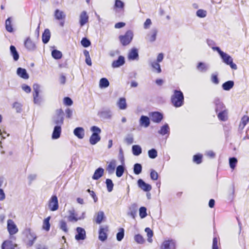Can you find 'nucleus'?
<instances>
[{"mask_svg":"<svg viewBox=\"0 0 249 249\" xmlns=\"http://www.w3.org/2000/svg\"><path fill=\"white\" fill-rule=\"evenodd\" d=\"M150 117L151 120L156 123H159L163 119V115L159 112H153L150 113Z\"/></svg>","mask_w":249,"mask_h":249,"instance_id":"9b49d317","label":"nucleus"},{"mask_svg":"<svg viewBox=\"0 0 249 249\" xmlns=\"http://www.w3.org/2000/svg\"><path fill=\"white\" fill-rule=\"evenodd\" d=\"M133 38V33L131 30L126 31L124 35L120 36L119 37V40L123 46L128 45L132 41Z\"/></svg>","mask_w":249,"mask_h":249,"instance_id":"20e7f679","label":"nucleus"},{"mask_svg":"<svg viewBox=\"0 0 249 249\" xmlns=\"http://www.w3.org/2000/svg\"><path fill=\"white\" fill-rule=\"evenodd\" d=\"M116 166V160H112L110 161L108 165H107V170L109 174H112L114 173L115 169Z\"/></svg>","mask_w":249,"mask_h":249,"instance_id":"2f4dec72","label":"nucleus"},{"mask_svg":"<svg viewBox=\"0 0 249 249\" xmlns=\"http://www.w3.org/2000/svg\"><path fill=\"white\" fill-rule=\"evenodd\" d=\"M217 113V117L219 120L225 121L228 119V111H222Z\"/></svg>","mask_w":249,"mask_h":249,"instance_id":"58836bf2","label":"nucleus"},{"mask_svg":"<svg viewBox=\"0 0 249 249\" xmlns=\"http://www.w3.org/2000/svg\"><path fill=\"white\" fill-rule=\"evenodd\" d=\"M59 225H60V228L62 231H65L66 232L68 231V229L67 228V224L65 221L61 220L60 221Z\"/></svg>","mask_w":249,"mask_h":249,"instance_id":"bf43d9fd","label":"nucleus"},{"mask_svg":"<svg viewBox=\"0 0 249 249\" xmlns=\"http://www.w3.org/2000/svg\"><path fill=\"white\" fill-rule=\"evenodd\" d=\"M145 231L146 233L147 237V241L151 243L153 242L152 237L153 236V232L149 228H146Z\"/></svg>","mask_w":249,"mask_h":249,"instance_id":"a19ab883","label":"nucleus"},{"mask_svg":"<svg viewBox=\"0 0 249 249\" xmlns=\"http://www.w3.org/2000/svg\"><path fill=\"white\" fill-rule=\"evenodd\" d=\"M124 237V229L123 228H120L119 232L117 233L116 238L117 240L119 241H121Z\"/></svg>","mask_w":249,"mask_h":249,"instance_id":"864d4df0","label":"nucleus"},{"mask_svg":"<svg viewBox=\"0 0 249 249\" xmlns=\"http://www.w3.org/2000/svg\"><path fill=\"white\" fill-rule=\"evenodd\" d=\"M104 218L105 215L103 211H100L95 213L94 219L97 224H101Z\"/></svg>","mask_w":249,"mask_h":249,"instance_id":"4be33fe9","label":"nucleus"},{"mask_svg":"<svg viewBox=\"0 0 249 249\" xmlns=\"http://www.w3.org/2000/svg\"><path fill=\"white\" fill-rule=\"evenodd\" d=\"M211 81L214 84H218L219 83V80L217 75L215 74H212L211 75Z\"/></svg>","mask_w":249,"mask_h":249,"instance_id":"338daca9","label":"nucleus"},{"mask_svg":"<svg viewBox=\"0 0 249 249\" xmlns=\"http://www.w3.org/2000/svg\"><path fill=\"white\" fill-rule=\"evenodd\" d=\"M158 177L159 175L158 173L156 171L152 170L150 173V178L151 179L153 180H156L158 179Z\"/></svg>","mask_w":249,"mask_h":249,"instance_id":"052dcab7","label":"nucleus"},{"mask_svg":"<svg viewBox=\"0 0 249 249\" xmlns=\"http://www.w3.org/2000/svg\"><path fill=\"white\" fill-rule=\"evenodd\" d=\"M142 166L140 163H136L134 165V172L136 175H139L142 172Z\"/></svg>","mask_w":249,"mask_h":249,"instance_id":"09e8293b","label":"nucleus"},{"mask_svg":"<svg viewBox=\"0 0 249 249\" xmlns=\"http://www.w3.org/2000/svg\"><path fill=\"white\" fill-rule=\"evenodd\" d=\"M106 183L108 192H111L113 190L114 185L112 181L110 179L107 178L106 180Z\"/></svg>","mask_w":249,"mask_h":249,"instance_id":"8fccbe9b","label":"nucleus"},{"mask_svg":"<svg viewBox=\"0 0 249 249\" xmlns=\"http://www.w3.org/2000/svg\"><path fill=\"white\" fill-rule=\"evenodd\" d=\"M152 25V21L150 18H147L146 19L145 21L143 24V28L144 29H148L150 28L151 25Z\"/></svg>","mask_w":249,"mask_h":249,"instance_id":"0e129e2a","label":"nucleus"},{"mask_svg":"<svg viewBox=\"0 0 249 249\" xmlns=\"http://www.w3.org/2000/svg\"><path fill=\"white\" fill-rule=\"evenodd\" d=\"M17 244H14L12 241L5 240L1 245V249H15Z\"/></svg>","mask_w":249,"mask_h":249,"instance_id":"aec40b11","label":"nucleus"},{"mask_svg":"<svg viewBox=\"0 0 249 249\" xmlns=\"http://www.w3.org/2000/svg\"><path fill=\"white\" fill-rule=\"evenodd\" d=\"M196 68L199 72L205 73L209 69V65L207 63L200 62L197 63Z\"/></svg>","mask_w":249,"mask_h":249,"instance_id":"2eb2a0df","label":"nucleus"},{"mask_svg":"<svg viewBox=\"0 0 249 249\" xmlns=\"http://www.w3.org/2000/svg\"><path fill=\"white\" fill-rule=\"evenodd\" d=\"M176 243L173 239L165 240L160 246V249H176Z\"/></svg>","mask_w":249,"mask_h":249,"instance_id":"6e6552de","label":"nucleus"},{"mask_svg":"<svg viewBox=\"0 0 249 249\" xmlns=\"http://www.w3.org/2000/svg\"><path fill=\"white\" fill-rule=\"evenodd\" d=\"M101 140V137L99 135H96L95 133H92L89 138V142L92 145H95Z\"/></svg>","mask_w":249,"mask_h":249,"instance_id":"72a5a7b5","label":"nucleus"},{"mask_svg":"<svg viewBox=\"0 0 249 249\" xmlns=\"http://www.w3.org/2000/svg\"><path fill=\"white\" fill-rule=\"evenodd\" d=\"M233 86L234 82L233 81H228L224 83L222 85V87L224 90L228 91L232 89Z\"/></svg>","mask_w":249,"mask_h":249,"instance_id":"e433bc0d","label":"nucleus"},{"mask_svg":"<svg viewBox=\"0 0 249 249\" xmlns=\"http://www.w3.org/2000/svg\"><path fill=\"white\" fill-rule=\"evenodd\" d=\"M74 135L80 139H82L85 136V130L83 127H78L73 130Z\"/></svg>","mask_w":249,"mask_h":249,"instance_id":"412c9836","label":"nucleus"},{"mask_svg":"<svg viewBox=\"0 0 249 249\" xmlns=\"http://www.w3.org/2000/svg\"><path fill=\"white\" fill-rule=\"evenodd\" d=\"M124 168L123 165H119L116 168V174L117 177H121L123 176L124 172Z\"/></svg>","mask_w":249,"mask_h":249,"instance_id":"49530a36","label":"nucleus"},{"mask_svg":"<svg viewBox=\"0 0 249 249\" xmlns=\"http://www.w3.org/2000/svg\"><path fill=\"white\" fill-rule=\"evenodd\" d=\"M69 215L68 219L71 222H76L78 220H81L85 218V212H83L81 216L78 217L77 215L75 213L74 210H70L69 212Z\"/></svg>","mask_w":249,"mask_h":249,"instance_id":"1a4fd4ad","label":"nucleus"},{"mask_svg":"<svg viewBox=\"0 0 249 249\" xmlns=\"http://www.w3.org/2000/svg\"><path fill=\"white\" fill-rule=\"evenodd\" d=\"M138 185L139 188L145 192L150 191L152 189L151 186L146 183L142 179H139L138 180Z\"/></svg>","mask_w":249,"mask_h":249,"instance_id":"4468645a","label":"nucleus"},{"mask_svg":"<svg viewBox=\"0 0 249 249\" xmlns=\"http://www.w3.org/2000/svg\"><path fill=\"white\" fill-rule=\"evenodd\" d=\"M79 23L81 27L86 24L89 20V16L86 11H84L81 12L79 17Z\"/></svg>","mask_w":249,"mask_h":249,"instance_id":"a211bd4d","label":"nucleus"},{"mask_svg":"<svg viewBox=\"0 0 249 249\" xmlns=\"http://www.w3.org/2000/svg\"><path fill=\"white\" fill-rule=\"evenodd\" d=\"M134 238L135 242L139 244H144L145 241L143 236L140 234H136Z\"/></svg>","mask_w":249,"mask_h":249,"instance_id":"c03bdc74","label":"nucleus"},{"mask_svg":"<svg viewBox=\"0 0 249 249\" xmlns=\"http://www.w3.org/2000/svg\"><path fill=\"white\" fill-rule=\"evenodd\" d=\"M214 103L215 106V110L216 113L227 110L224 104L219 99H215Z\"/></svg>","mask_w":249,"mask_h":249,"instance_id":"f8f14e48","label":"nucleus"},{"mask_svg":"<svg viewBox=\"0 0 249 249\" xmlns=\"http://www.w3.org/2000/svg\"><path fill=\"white\" fill-rule=\"evenodd\" d=\"M139 58L138 51L136 48H132L128 54V59L130 60H138Z\"/></svg>","mask_w":249,"mask_h":249,"instance_id":"f3484780","label":"nucleus"},{"mask_svg":"<svg viewBox=\"0 0 249 249\" xmlns=\"http://www.w3.org/2000/svg\"><path fill=\"white\" fill-rule=\"evenodd\" d=\"M124 58L123 56H120L117 60L114 61L112 63V67L113 68H118L124 63Z\"/></svg>","mask_w":249,"mask_h":249,"instance_id":"cd10ccee","label":"nucleus"},{"mask_svg":"<svg viewBox=\"0 0 249 249\" xmlns=\"http://www.w3.org/2000/svg\"><path fill=\"white\" fill-rule=\"evenodd\" d=\"M76 231L77 234L75 236L76 240H83L86 238V231L83 228L78 227L76 228Z\"/></svg>","mask_w":249,"mask_h":249,"instance_id":"ddd939ff","label":"nucleus"},{"mask_svg":"<svg viewBox=\"0 0 249 249\" xmlns=\"http://www.w3.org/2000/svg\"><path fill=\"white\" fill-rule=\"evenodd\" d=\"M51 219V216H48L44 220L43 222V225H42V229L44 230H45L47 231H48L50 230V220Z\"/></svg>","mask_w":249,"mask_h":249,"instance_id":"c9c22d12","label":"nucleus"},{"mask_svg":"<svg viewBox=\"0 0 249 249\" xmlns=\"http://www.w3.org/2000/svg\"><path fill=\"white\" fill-rule=\"evenodd\" d=\"M171 102L174 107H178L182 106L184 103V96L182 92L178 90H174V93L171 96Z\"/></svg>","mask_w":249,"mask_h":249,"instance_id":"f03ea898","label":"nucleus"},{"mask_svg":"<svg viewBox=\"0 0 249 249\" xmlns=\"http://www.w3.org/2000/svg\"><path fill=\"white\" fill-rule=\"evenodd\" d=\"M100 117L104 119H110L112 116V111L109 108H104L100 112Z\"/></svg>","mask_w":249,"mask_h":249,"instance_id":"6ab92c4d","label":"nucleus"},{"mask_svg":"<svg viewBox=\"0 0 249 249\" xmlns=\"http://www.w3.org/2000/svg\"><path fill=\"white\" fill-rule=\"evenodd\" d=\"M139 124L140 126L142 127H148L150 124L149 118L147 116L142 115L139 120Z\"/></svg>","mask_w":249,"mask_h":249,"instance_id":"dca6fc26","label":"nucleus"},{"mask_svg":"<svg viewBox=\"0 0 249 249\" xmlns=\"http://www.w3.org/2000/svg\"><path fill=\"white\" fill-rule=\"evenodd\" d=\"M7 229L10 235L16 234L18 231V229L14 221L10 219L7 220Z\"/></svg>","mask_w":249,"mask_h":249,"instance_id":"423d86ee","label":"nucleus"},{"mask_svg":"<svg viewBox=\"0 0 249 249\" xmlns=\"http://www.w3.org/2000/svg\"><path fill=\"white\" fill-rule=\"evenodd\" d=\"M212 49L218 52L222 61L224 63L229 65L233 70H236L237 69V65L233 62V59L230 55L222 51L218 47H213L212 48Z\"/></svg>","mask_w":249,"mask_h":249,"instance_id":"f257e3e1","label":"nucleus"},{"mask_svg":"<svg viewBox=\"0 0 249 249\" xmlns=\"http://www.w3.org/2000/svg\"><path fill=\"white\" fill-rule=\"evenodd\" d=\"M51 37V33L50 30L48 29H46L45 30L44 33L42 34V40L44 43H47Z\"/></svg>","mask_w":249,"mask_h":249,"instance_id":"473e14b6","label":"nucleus"},{"mask_svg":"<svg viewBox=\"0 0 249 249\" xmlns=\"http://www.w3.org/2000/svg\"><path fill=\"white\" fill-rule=\"evenodd\" d=\"M149 65L153 69V71H155L158 73H160L161 72L160 66L159 63L155 61H151L149 62Z\"/></svg>","mask_w":249,"mask_h":249,"instance_id":"a878e982","label":"nucleus"},{"mask_svg":"<svg viewBox=\"0 0 249 249\" xmlns=\"http://www.w3.org/2000/svg\"><path fill=\"white\" fill-rule=\"evenodd\" d=\"M61 133V126L55 125L53 132L52 138L53 139H57L60 137Z\"/></svg>","mask_w":249,"mask_h":249,"instance_id":"5701e85b","label":"nucleus"},{"mask_svg":"<svg viewBox=\"0 0 249 249\" xmlns=\"http://www.w3.org/2000/svg\"><path fill=\"white\" fill-rule=\"evenodd\" d=\"M10 53L15 61H17L19 58V54L14 46L11 45L10 47Z\"/></svg>","mask_w":249,"mask_h":249,"instance_id":"4c0bfd02","label":"nucleus"},{"mask_svg":"<svg viewBox=\"0 0 249 249\" xmlns=\"http://www.w3.org/2000/svg\"><path fill=\"white\" fill-rule=\"evenodd\" d=\"M139 215L141 218L145 217L147 215L146 209L144 207H142L139 209Z\"/></svg>","mask_w":249,"mask_h":249,"instance_id":"5fc2aeb1","label":"nucleus"},{"mask_svg":"<svg viewBox=\"0 0 249 249\" xmlns=\"http://www.w3.org/2000/svg\"><path fill=\"white\" fill-rule=\"evenodd\" d=\"M72 101L70 98L67 97L64 98V103L65 105L70 106L72 105Z\"/></svg>","mask_w":249,"mask_h":249,"instance_id":"774afa93","label":"nucleus"},{"mask_svg":"<svg viewBox=\"0 0 249 249\" xmlns=\"http://www.w3.org/2000/svg\"><path fill=\"white\" fill-rule=\"evenodd\" d=\"M64 122V112L61 109L56 110L55 115L52 118V123L55 125H61Z\"/></svg>","mask_w":249,"mask_h":249,"instance_id":"7ed1b4c3","label":"nucleus"},{"mask_svg":"<svg viewBox=\"0 0 249 249\" xmlns=\"http://www.w3.org/2000/svg\"><path fill=\"white\" fill-rule=\"evenodd\" d=\"M237 162V160L235 158L233 157V158H230L229 163H230V167L231 169H234Z\"/></svg>","mask_w":249,"mask_h":249,"instance_id":"4d7b16f0","label":"nucleus"},{"mask_svg":"<svg viewBox=\"0 0 249 249\" xmlns=\"http://www.w3.org/2000/svg\"><path fill=\"white\" fill-rule=\"evenodd\" d=\"M90 130L93 132V133H95L96 135H99L101 132L100 128L96 126H92Z\"/></svg>","mask_w":249,"mask_h":249,"instance_id":"69168bd1","label":"nucleus"},{"mask_svg":"<svg viewBox=\"0 0 249 249\" xmlns=\"http://www.w3.org/2000/svg\"><path fill=\"white\" fill-rule=\"evenodd\" d=\"M24 46L29 51H33L36 48L35 44L30 38H27L24 42Z\"/></svg>","mask_w":249,"mask_h":249,"instance_id":"bb28decb","label":"nucleus"},{"mask_svg":"<svg viewBox=\"0 0 249 249\" xmlns=\"http://www.w3.org/2000/svg\"><path fill=\"white\" fill-rule=\"evenodd\" d=\"M132 150V153H133V155H134L135 156H139L142 152L141 147L139 145H133Z\"/></svg>","mask_w":249,"mask_h":249,"instance_id":"ea45409f","label":"nucleus"},{"mask_svg":"<svg viewBox=\"0 0 249 249\" xmlns=\"http://www.w3.org/2000/svg\"><path fill=\"white\" fill-rule=\"evenodd\" d=\"M202 155L201 154H197L194 156L193 161L197 164H199L202 162Z\"/></svg>","mask_w":249,"mask_h":249,"instance_id":"6e6d98bb","label":"nucleus"},{"mask_svg":"<svg viewBox=\"0 0 249 249\" xmlns=\"http://www.w3.org/2000/svg\"><path fill=\"white\" fill-rule=\"evenodd\" d=\"M82 45L84 47H88L90 45V41L87 38H83L81 41Z\"/></svg>","mask_w":249,"mask_h":249,"instance_id":"e2e57ef3","label":"nucleus"},{"mask_svg":"<svg viewBox=\"0 0 249 249\" xmlns=\"http://www.w3.org/2000/svg\"><path fill=\"white\" fill-rule=\"evenodd\" d=\"M116 105L121 110H124L127 108L126 99L124 97L119 98L116 103Z\"/></svg>","mask_w":249,"mask_h":249,"instance_id":"393cba45","label":"nucleus"},{"mask_svg":"<svg viewBox=\"0 0 249 249\" xmlns=\"http://www.w3.org/2000/svg\"><path fill=\"white\" fill-rule=\"evenodd\" d=\"M207 11L203 9H199L196 12V16L200 18H204L207 16Z\"/></svg>","mask_w":249,"mask_h":249,"instance_id":"3c124183","label":"nucleus"},{"mask_svg":"<svg viewBox=\"0 0 249 249\" xmlns=\"http://www.w3.org/2000/svg\"><path fill=\"white\" fill-rule=\"evenodd\" d=\"M5 28L6 30L9 32H12L13 29L11 24V18H8L5 21Z\"/></svg>","mask_w":249,"mask_h":249,"instance_id":"37998d69","label":"nucleus"},{"mask_svg":"<svg viewBox=\"0 0 249 249\" xmlns=\"http://www.w3.org/2000/svg\"><path fill=\"white\" fill-rule=\"evenodd\" d=\"M48 209L51 211H55L58 210L59 205L58 199L56 196H53L48 201Z\"/></svg>","mask_w":249,"mask_h":249,"instance_id":"0eeeda50","label":"nucleus"},{"mask_svg":"<svg viewBox=\"0 0 249 249\" xmlns=\"http://www.w3.org/2000/svg\"><path fill=\"white\" fill-rule=\"evenodd\" d=\"M124 3L120 0H116L114 7L117 8L123 9L124 7Z\"/></svg>","mask_w":249,"mask_h":249,"instance_id":"13d9d810","label":"nucleus"},{"mask_svg":"<svg viewBox=\"0 0 249 249\" xmlns=\"http://www.w3.org/2000/svg\"><path fill=\"white\" fill-rule=\"evenodd\" d=\"M13 107L16 110L17 112H21L22 105L20 103L18 102H15L13 104Z\"/></svg>","mask_w":249,"mask_h":249,"instance_id":"680f3d73","label":"nucleus"},{"mask_svg":"<svg viewBox=\"0 0 249 249\" xmlns=\"http://www.w3.org/2000/svg\"><path fill=\"white\" fill-rule=\"evenodd\" d=\"M109 82L106 78H102L99 82V87L100 88H106L109 86Z\"/></svg>","mask_w":249,"mask_h":249,"instance_id":"79ce46f5","label":"nucleus"},{"mask_svg":"<svg viewBox=\"0 0 249 249\" xmlns=\"http://www.w3.org/2000/svg\"><path fill=\"white\" fill-rule=\"evenodd\" d=\"M158 133L162 136L170 133V127L167 124L163 125L158 131Z\"/></svg>","mask_w":249,"mask_h":249,"instance_id":"c756f323","label":"nucleus"},{"mask_svg":"<svg viewBox=\"0 0 249 249\" xmlns=\"http://www.w3.org/2000/svg\"><path fill=\"white\" fill-rule=\"evenodd\" d=\"M54 17L57 20H64L66 18V14L63 11L56 9L54 12Z\"/></svg>","mask_w":249,"mask_h":249,"instance_id":"b1692460","label":"nucleus"},{"mask_svg":"<svg viewBox=\"0 0 249 249\" xmlns=\"http://www.w3.org/2000/svg\"><path fill=\"white\" fill-rule=\"evenodd\" d=\"M249 121V117L247 115H244L241 120L239 125V129L242 130Z\"/></svg>","mask_w":249,"mask_h":249,"instance_id":"f704fd0d","label":"nucleus"},{"mask_svg":"<svg viewBox=\"0 0 249 249\" xmlns=\"http://www.w3.org/2000/svg\"><path fill=\"white\" fill-rule=\"evenodd\" d=\"M33 98L34 102L37 105H40L43 99L41 96L39 95L40 92V86L38 84L33 85Z\"/></svg>","mask_w":249,"mask_h":249,"instance_id":"39448f33","label":"nucleus"},{"mask_svg":"<svg viewBox=\"0 0 249 249\" xmlns=\"http://www.w3.org/2000/svg\"><path fill=\"white\" fill-rule=\"evenodd\" d=\"M158 33V31L157 28L152 29L146 35L145 39L150 42L155 41L157 39Z\"/></svg>","mask_w":249,"mask_h":249,"instance_id":"9d476101","label":"nucleus"},{"mask_svg":"<svg viewBox=\"0 0 249 249\" xmlns=\"http://www.w3.org/2000/svg\"><path fill=\"white\" fill-rule=\"evenodd\" d=\"M148 155L150 158L155 159L157 157V151L155 149H152L148 151Z\"/></svg>","mask_w":249,"mask_h":249,"instance_id":"603ef678","label":"nucleus"},{"mask_svg":"<svg viewBox=\"0 0 249 249\" xmlns=\"http://www.w3.org/2000/svg\"><path fill=\"white\" fill-rule=\"evenodd\" d=\"M99 239L102 241H104L107 238V235L103 228H100L99 232Z\"/></svg>","mask_w":249,"mask_h":249,"instance_id":"a18cd8bd","label":"nucleus"},{"mask_svg":"<svg viewBox=\"0 0 249 249\" xmlns=\"http://www.w3.org/2000/svg\"><path fill=\"white\" fill-rule=\"evenodd\" d=\"M104 170L101 167H99L97 169L92 177L93 179L97 180L102 177L104 174Z\"/></svg>","mask_w":249,"mask_h":249,"instance_id":"7c9ffc66","label":"nucleus"},{"mask_svg":"<svg viewBox=\"0 0 249 249\" xmlns=\"http://www.w3.org/2000/svg\"><path fill=\"white\" fill-rule=\"evenodd\" d=\"M52 56L55 59H59L62 57V54L59 51L54 50L52 52Z\"/></svg>","mask_w":249,"mask_h":249,"instance_id":"de8ad7c7","label":"nucleus"},{"mask_svg":"<svg viewBox=\"0 0 249 249\" xmlns=\"http://www.w3.org/2000/svg\"><path fill=\"white\" fill-rule=\"evenodd\" d=\"M17 74L21 78L27 79L29 78V75L25 69L18 68L17 71Z\"/></svg>","mask_w":249,"mask_h":249,"instance_id":"c85d7f7f","label":"nucleus"}]
</instances>
